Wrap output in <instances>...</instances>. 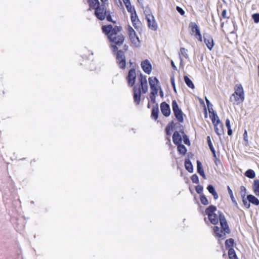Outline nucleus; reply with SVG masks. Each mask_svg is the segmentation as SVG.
Returning <instances> with one entry per match:
<instances>
[{
    "mask_svg": "<svg viewBox=\"0 0 259 259\" xmlns=\"http://www.w3.org/2000/svg\"><path fill=\"white\" fill-rule=\"evenodd\" d=\"M205 212L212 224L216 225L220 221L221 229H220L218 226H215L213 228V231L218 237L224 239L226 237V234L229 233L230 230L224 214L218 210L216 207L213 205H210L207 208Z\"/></svg>",
    "mask_w": 259,
    "mask_h": 259,
    "instance_id": "obj_1",
    "label": "nucleus"
},
{
    "mask_svg": "<svg viewBox=\"0 0 259 259\" xmlns=\"http://www.w3.org/2000/svg\"><path fill=\"white\" fill-rule=\"evenodd\" d=\"M103 31L108 35V37L111 42V47L113 51L118 49V47L122 45L124 41L123 36L120 33L121 28L115 26L113 27L111 25L103 26Z\"/></svg>",
    "mask_w": 259,
    "mask_h": 259,
    "instance_id": "obj_2",
    "label": "nucleus"
},
{
    "mask_svg": "<svg viewBox=\"0 0 259 259\" xmlns=\"http://www.w3.org/2000/svg\"><path fill=\"white\" fill-rule=\"evenodd\" d=\"M235 92L230 98V101L235 105H239L244 100V93L243 87L240 84H237L234 88Z\"/></svg>",
    "mask_w": 259,
    "mask_h": 259,
    "instance_id": "obj_3",
    "label": "nucleus"
},
{
    "mask_svg": "<svg viewBox=\"0 0 259 259\" xmlns=\"http://www.w3.org/2000/svg\"><path fill=\"white\" fill-rule=\"evenodd\" d=\"M172 108L175 116L177 119L180 122L184 121L183 113L182 110L179 108L178 103L176 100L172 102Z\"/></svg>",
    "mask_w": 259,
    "mask_h": 259,
    "instance_id": "obj_4",
    "label": "nucleus"
},
{
    "mask_svg": "<svg viewBox=\"0 0 259 259\" xmlns=\"http://www.w3.org/2000/svg\"><path fill=\"white\" fill-rule=\"evenodd\" d=\"M189 27L191 28L192 34L194 35L196 38L200 42H202L203 41V38L198 26L195 23L192 22L190 24Z\"/></svg>",
    "mask_w": 259,
    "mask_h": 259,
    "instance_id": "obj_5",
    "label": "nucleus"
},
{
    "mask_svg": "<svg viewBox=\"0 0 259 259\" xmlns=\"http://www.w3.org/2000/svg\"><path fill=\"white\" fill-rule=\"evenodd\" d=\"M204 42L209 50H211L214 46V41L212 37L208 33L203 34Z\"/></svg>",
    "mask_w": 259,
    "mask_h": 259,
    "instance_id": "obj_6",
    "label": "nucleus"
},
{
    "mask_svg": "<svg viewBox=\"0 0 259 259\" xmlns=\"http://www.w3.org/2000/svg\"><path fill=\"white\" fill-rule=\"evenodd\" d=\"M106 11L104 6H102L101 7H98L96 9L95 14L96 17L100 20H104L106 16Z\"/></svg>",
    "mask_w": 259,
    "mask_h": 259,
    "instance_id": "obj_7",
    "label": "nucleus"
},
{
    "mask_svg": "<svg viewBox=\"0 0 259 259\" xmlns=\"http://www.w3.org/2000/svg\"><path fill=\"white\" fill-rule=\"evenodd\" d=\"M117 62L119 66L121 68H124L125 66V60L124 53L122 51H119L116 55Z\"/></svg>",
    "mask_w": 259,
    "mask_h": 259,
    "instance_id": "obj_8",
    "label": "nucleus"
},
{
    "mask_svg": "<svg viewBox=\"0 0 259 259\" xmlns=\"http://www.w3.org/2000/svg\"><path fill=\"white\" fill-rule=\"evenodd\" d=\"M146 77V76L141 74L139 78L140 85L142 90V92L144 94L146 93L148 91V89Z\"/></svg>",
    "mask_w": 259,
    "mask_h": 259,
    "instance_id": "obj_9",
    "label": "nucleus"
},
{
    "mask_svg": "<svg viewBox=\"0 0 259 259\" xmlns=\"http://www.w3.org/2000/svg\"><path fill=\"white\" fill-rule=\"evenodd\" d=\"M136 78V73L135 70L132 69L128 71V75L127 77L129 85L133 86L135 84Z\"/></svg>",
    "mask_w": 259,
    "mask_h": 259,
    "instance_id": "obj_10",
    "label": "nucleus"
},
{
    "mask_svg": "<svg viewBox=\"0 0 259 259\" xmlns=\"http://www.w3.org/2000/svg\"><path fill=\"white\" fill-rule=\"evenodd\" d=\"M146 19L149 27L153 30H156L157 26L153 16L151 14H148L146 16Z\"/></svg>",
    "mask_w": 259,
    "mask_h": 259,
    "instance_id": "obj_11",
    "label": "nucleus"
},
{
    "mask_svg": "<svg viewBox=\"0 0 259 259\" xmlns=\"http://www.w3.org/2000/svg\"><path fill=\"white\" fill-rule=\"evenodd\" d=\"M160 109L162 113L166 117L170 114V109L168 104L165 102H162L160 105Z\"/></svg>",
    "mask_w": 259,
    "mask_h": 259,
    "instance_id": "obj_12",
    "label": "nucleus"
},
{
    "mask_svg": "<svg viewBox=\"0 0 259 259\" xmlns=\"http://www.w3.org/2000/svg\"><path fill=\"white\" fill-rule=\"evenodd\" d=\"M141 67L145 73L147 74L150 73L152 69V66L149 61L146 60L143 61L141 63Z\"/></svg>",
    "mask_w": 259,
    "mask_h": 259,
    "instance_id": "obj_13",
    "label": "nucleus"
},
{
    "mask_svg": "<svg viewBox=\"0 0 259 259\" xmlns=\"http://www.w3.org/2000/svg\"><path fill=\"white\" fill-rule=\"evenodd\" d=\"M131 21L134 27L138 29L141 26V23L137 17L136 12L131 14Z\"/></svg>",
    "mask_w": 259,
    "mask_h": 259,
    "instance_id": "obj_14",
    "label": "nucleus"
},
{
    "mask_svg": "<svg viewBox=\"0 0 259 259\" xmlns=\"http://www.w3.org/2000/svg\"><path fill=\"white\" fill-rule=\"evenodd\" d=\"M214 131L217 135H221L223 133V124L221 121L219 122H216V123L214 124Z\"/></svg>",
    "mask_w": 259,
    "mask_h": 259,
    "instance_id": "obj_15",
    "label": "nucleus"
},
{
    "mask_svg": "<svg viewBox=\"0 0 259 259\" xmlns=\"http://www.w3.org/2000/svg\"><path fill=\"white\" fill-rule=\"evenodd\" d=\"M129 37L132 43L135 46L138 47L140 45V40L139 37L137 36L136 33H132L129 35Z\"/></svg>",
    "mask_w": 259,
    "mask_h": 259,
    "instance_id": "obj_16",
    "label": "nucleus"
},
{
    "mask_svg": "<svg viewBox=\"0 0 259 259\" xmlns=\"http://www.w3.org/2000/svg\"><path fill=\"white\" fill-rule=\"evenodd\" d=\"M134 97L135 101L139 104L141 99V89L140 88H137L136 87H135Z\"/></svg>",
    "mask_w": 259,
    "mask_h": 259,
    "instance_id": "obj_17",
    "label": "nucleus"
},
{
    "mask_svg": "<svg viewBox=\"0 0 259 259\" xmlns=\"http://www.w3.org/2000/svg\"><path fill=\"white\" fill-rule=\"evenodd\" d=\"M212 111L210 109H208L209 112L210 113L209 117L211 119L212 123L214 124L216 123V122H219L220 121L218 116L217 113L214 112V111L211 109Z\"/></svg>",
    "mask_w": 259,
    "mask_h": 259,
    "instance_id": "obj_18",
    "label": "nucleus"
},
{
    "mask_svg": "<svg viewBox=\"0 0 259 259\" xmlns=\"http://www.w3.org/2000/svg\"><path fill=\"white\" fill-rule=\"evenodd\" d=\"M174 143L176 145H179L182 142L181 136L178 132H175L172 136Z\"/></svg>",
    "mask_w": 259,
    "mask_h": 259,
    "instance_id": "obj_19",
    "label": "nucleus"
},
{
    "mask_svg": "<svg viewBox=\"0 0 259 259\" xmlns=\"http://www.w3.org/2000/svg\"><path fill=\"white\" fill-rule=\"evenodd\" d=\"M180 57L181 63H182L183 61V57L185 58L186 59H188L189 58V56L188 54V50L184 48H181L180 52Z\"/></svg>",
    "mask_w": 259,
    "mask_h": 259,
    "instance_id": "obj_20",
    "label": "nucleus"
},
{
    "mask_svg": "<svg viewBox=\"0 0 259 259\" xmlns=\"http://www.w3.org/2000/svg\"><path fill=\"white\" fill-rule=\"evenodd\" d=\"M247 199L249 202L255 205L259 204V200L254 195H247Z\"/></svg>",
    "mask_w": 259,
    "mask_h": 259,
    "instance_id": "obj_21",
    "label": "nucleus"
},
{
    "mask_svg": "<svg viewBox=\"0 0 259 259\" xmlns=\"http://www.w3.org/2000/svg\"><path fill=\"white\" fill-rule=\"evenodd\" d=\"M185 166L186 169L190 172H193V166L189 159H186L185 161Z\"/></svg>",
    "mask_w": 259,
    "mask_h": 259,
    "instance_id": "obj_22",
    "label": "nucleus"
},
{
    "mask_svg": "<svg viewBox=\"0 0 259 259\" xmlns=\"http://www.w3.org/2000/svg\"><path fill=\"white\" fill-rule=\"evenodd\" d=\"M89 4L91 8L96 9L99 7V2L98 0H88Z\"/></svg>",
    "mask_w": 259,
    "mask_h": 259,
    "instance_id": "obj_23",
    "label": "nucleus"
},
{
    "mask_svg": "<svg viewBox=\"0 0 259 259\" xmlns=\"http://www.w3.org/2000/svg\"><path fill=\"white\" fill-rule=\"evenodd\" d=\"M228 255L230 259H238L236 252L234 249L232 248L229 249Z\"/></svg>",
    "mask_w": 259,
    "mask_h": 259,
    "instance_id": "obj_24",
    "label": "nucleus"
},
{
    "mask_svg": "<svg viewBox=\"0 0 259 259\" xmlns=\"http://www.w3.org/2000/svg\"><path fill=\"white\" fill-rule=\"evenodd\" d=\"M197 168L198 172L202 177H204V172L202 168L201 163L199 161H197Z\"/></svg>",
    "mask_w": 259,
    "mask_h": 259,
    "instance_id": "obj_25",
    "label": "nucleus"
},
{
    "mask_svg": "<svg viewBox=\"0 0 259 259\" xmlns=\"http://www.w3.org/2000/svg\"><path fill=\"white\" fill-rule=\"evenodd\" d=\"M124 5L127 9V11L130 12L131 14L136 12L134 8L132 7L130 1L127 2V3H124Z\"/></svg>",
    "mask_w": 259,
    "mask_h": 259,
    "instance_id": "obj_26",
    "label": "nucleus"
},
{
    "mask_svg": "<svg viewBox=\"0 0 259 259\" xmlns=\"http://www.w3.org/2000/svg\"><path fill=\"white\" fill-rule=\"evenodd\" d=\"M253 189L256 194H259V180H254L253 186Z\"/></svg>",
    "mask_w": 259,
    "mask_h": 259,
    "instance_id": "obj_27",
    "label": "nucleus"
},
{
    "mask_svg": "<svg viewBox=\"0 0 259 259\" xmlns=\"http://www.w3.org/2000/svg\"><path fill=\"white\" fill-rule=\"evenodd\" d=\"M184 80L186 84L190 88L194 89V85L193 83L191 80L187 76H184Z\"/></svg>",
    "mask_w": 259,
    "mask_h": 259,
    "instance_id": "obj_28",
    "label": "nucleus"
},
{
    "mask_svg": "<svg viewBox=\"0 0 259 259\" xmlns=\"http://www.w3.org/2000/svg\"><path fill=\"white\" fill-rule=\"evenodd\" d=\"M245 175L249 178L253 179L255 177V174L254 170L252 169H248L245 172Z\"/></svg>",
    "mask_w": 259,
    "mask_h": 259,
    "instance_id": "obj_29",
    "label": "nucleus"
},
{
    "mask_svg": "<svg viewBox=\"0 0 259 259\" xmlns=\"http://www.w3.org/2000/svg\"><path fill=\"white\" fill-rule=\"evenodd\" d=\"M234 243V239H233L232 238L227 239L225 241L226 247L228 248V249L231 248V247L233 246Z\"/></svg>",
    "mask_w": 259,
    "mask_h": 259,
    "instance_id": "obj_30",
    "label": "nucleus"
},
{
    "mask_svg": "<svg viewBox=\"0 0 259 259\" xmlns=\"http://www.w3.org/2000/svg\"><path fill=\"white\" fill-rule=\"evenodd\" d=\"M149 82L150 86L153 87L154 85H157L158 80L156 77H149Z\"/></svg>",
    "mask_w": 259,
    "mask_h": 259,
    "instance_id": "obj_31",
    "label": "nucleus"
},
{
    "mask_svg": "<svg viewBox=\"0 0 259 259\" xmlns=\"http://www.w3.org/2000/svg\"><path fill=\"white\" fill-rule=\"evenodd\" d=\"M178 150L180 153L182 154H185L187 151L186 147L182 144H179L178 146Z\"/></svg>",
    "mask_w": 259,
    "mask_h": 259,
    "instance_id": "obj_32",
    "label": "nucleus"
},
{
    "mask_svg": "<svg viewBox=\"0 0 259 259\" xmlns=\"http://www.w3.org/2000/svg\"><path fill=\"white\" fill-rule=\"evenodd\" d=\"M150 88L151 90V94L153 95V96H155L158 93V87L157 85H154L153 87L150 86Z\"/></svg>",
    "mask_w": 259,
    "mask_h": 259,
    "instance_id": "obj_33",
    "label": "nucleus"
},
{
    "mask_svg": "<svg viewBox=\"0 0 259 259\" xmlns=\"http://www.w3.org/2000/svg\"><path fill=\"white\" fill-rule=\"evenodd\" d=\"M158 108H153L152 111V116L155 119H156L158 118Z\"/></svg>",
    "mask_w": 259,
    "mask_h": 259,
    "instance_id": "obj_34",
    "label": "nucleus"
},
{
    "mask_svg": "<svg viewBox=\"0 0 259 259\" xmlns=\"http://www.w3.org/2000/svg\"><path fill=\"white\" fill-rule=\"evenodd\" d=\"M200 199L201 202L204 205L208 204L209 202L207 199L206 198L205 195H200Z\"/></svg>",
    "mask_w": 259,
    "mask_h": 259,
    "instance_id": "obj_35",
    "label": "nucleus"
},
{
    "mask_svg": "<svg viewBox=\"0 0 259 259\" xmlns=\"http://www.w3.org/2000/svg\"><path fill=\"white\" fill-rule=\"evenodd\" d=\"M245 195H243V197H242V201L244 206L248 208L250 207V202H249L247 198L245 199Z\"/></svg>",
    "mask_w": 259,
    "mask_h": 259,
    "instance_id": "obj_36",
    "label": "nucleus"
},
{
    "mask_svg": "<svg viewBox=\"0 0 259 259\" xmlns=\"http://www.w3.org/2000/svg\"><path fill=\"white\" fill-rule=\"evenodd\" d=\"M252 18L253 19L254 23H258L259 22V13L253 14L252 15Z\"/></svg>",
    "mask_w": 259,
    "mask_h": 259,
    "instance_id": "obj_37",
    "label": "nucleus"
},
{
    "mask_svg": "<svg viewBox=\"0 0 259 259\" xmlns=\"http://www.w3.org/2000/svg\"><path fill=\"white\" fill-rule=\"evenodd\" d=\"M207 189L210 193H211L212 194H217L215 192L214 189L212 185L208 186Z\"/></svg>",
    "mask_w": 259,
    "mask_h": 259,
    "instance_id": "obj_38",
    "label": "nucleus"
},
{
    "mask_svg": "<svg viewBox=\"0 0 259 259\" xmlns=\"http://www.w3.org/2000/svg\"><path fill=\"white\" fill-rule=\"evenodd\" d=\"M170 82H171V85H172V87L174 88V91L176 93H177L176 84H175V78H174V76H171V78H170Z\"/></svg>",
    "mask_w": 259,
    "mask_h": 259,
    "instance_id": "obj_39",
    "label": "nucleus"
},
{
    "mask_svg": "<svg viewBox=\"0 0 259 259\" xmlns=\"http://www.w3.org/2000/svg\"><path fill=\"white\" fill-rule=\"evenodd\" d=\"M207 141L208 145V146H209L210 149H213V146L212 145V144L211 141L210 137L209 136H208L207 137Z\"/></svg>",
    "mask_w": 259,
    "mask_h": 259,
    "instance_id": "obj_40",
    "label": "nucleus"
},
{
    "mask_svg": "<svg viewBox=\"0 0 259 259\" xmlns=\"http://www.w3.org/2000/svg\"><path fill=\"white\" fill-rule=\"evenodd\" d=\"M128 35L136 33L135 30L130 25L128 26Z\"/></svg>",
    "mask_w": 259,
    "mask_h": 259,
    "instance_id": "obj_41",
    "label": "nucleus"
},
{
    "mask_svg": "<svg viewBox=\"0 0 259 259\" xmlns=\"http://www.w3.org/2000/svg\"><path fill=\"white\" fill-rule=\"evenodd\" d=\"M171 129V125L169 124L166 128V132L167 135H169L170 134V130Z\"/></svg>",
    "mask_w": 259,
    "mask_h": 259,
    "instance_id": "obj_42",
    "label": "nucleus"
},
{
    "mask_svg": "<svg viewBox=\"0 0 259 259\" xmlns=\"http://www.w3.org/2000/svg\"><path fill=\"white\" fill-rule=\"evenodd\" d=\"M177 10L182 15H184L185 13L184 11L180 7H177Z\"/></svg>",
    "mask_w": 259,
    "mask_h": 259,
    "instance_id": "obj_43",
    "label": "nucleus"
},
{
    "mask_svg": "<svg viewBox=\"0 0 259 259\" xmlns=\"http://www.w3.org/2000/svg\"><path fill=\"white\" fill-rule=\"evenodd\" d=\"M196 189L198 193H201L202 192L203 188L201 186H198Z\"/></svg>",
    "mask_w": 259,
    "mask_h": 259,
    "instance_id": "obj_44",
    "label": "nucleus"
},
{
    "mask_svg": "<svg viewBox=\"0 0 259 259\" xmlns=\"http://www.w3.org/2000/svg\"><path fill=\"white\" fill-rule=\"evenodd\" d=\"M226 125L227 128H231L230 122L229 119H227L226 120Z\"/></svg>",
    "mask_w": 259,
    "mask_h": 259,
    "instance_id": "obj_45",
    "label": "nucleus"
},
{
    "mask_svg": "<svg viewBox=\"0 0 259 259\" xmlns=\"http://www.w3.org/2000/svg\"><path fill=\"white\" fill-rule=\"evenodd\" d=\"M192 180L194 183H197L198 182V178L196 176L193 175L192 177Z\"/></svg>",
    "mask_w": 259,
    "mask_h": 259,
    "instance_id": "obj_46",
    "label": "nucleus"
},
{
    "mask_svg": "<svg viewBox=\"0 0 259 259\" xmlns=\"http://www.w3.org/2000/svg\"><path fill=\"white\" fill-rule=\"evenodd\" d=\"M244 140L246 141H247V131L245 130L244 133L243 134Z\"/></svg>",
    "mask_w": 259,
    "mask_h": 259,
    "instance_id": "obj_47",
    "label": "nucleus"
},
{
    "mask_svg": "<svg viewBox=\"0 0 259 259\" xmlns=\"http://www.w3.org/2000/svg\"><path fill=\"white\" fill-rule=\"evenodd\" d=\"M240 193H246V189L244 187L241 186L240 187Z\"/></svg>",
    "mask_w": 259,
    "mask_h": 259,
    "instance_id": "obj_48",
    "label": "nucleus"
},
{
    "mask_svg": "<svg viewBox=\"0 0 259 259\" xmlns=\"http://www.w3.org/2000/svg\"><path fill=\"white\" fill-rule=\"evenodd\" d=\"M226 14H227V11L226 10H224L222 12V16L223 18H226Z\"/></svg>",
    "mask_w": 259,
    "mask_h": 259,
    "instance_id": "obj_49",
    "label": "nucleus"
},
{
    "mask_svg": "<svg viewBox=\"0 0 259 259\" xmlns=\"http://www.w3.org/2000/svg\"><path fill=\"white\" fill-rule=\"evenodd\" d=\"M186 137L184 138V142L185 143V144H187L188 143H189V139L187 138L186 136H185Z\"/></svg>",
    "mask_w": 259,
    "mask_h": 259,
    "instance_id": "obj_50",
    "label": "nucleus"
},
{
    "mask_svg": "<svg viewBox=\"0 0 259 259\" xmlns=\"http://www.w3.org/2000/svg\"><path fill=\"white\" fill-rule=\"evenodd\" d=\"M106 17H107V20L108 21H112L111 16L110 15H107Z\"/></svg>",
    "mask_w": 259,
    "mask_h": 259,
    "instance_id": "obj_51",
    "label": "nucleus"
},
{
    "mask_svg": "<svg viewBox=\"0 0 259 259\" xmlns=\"http://www.w3.org/2000/svg\"><path fill=\"white\" fill-rule=\"evenodd\" d=\"M230 196H231V198L232 201H233V202H234L236 205H237V202H236V200H235V199H234V197L233 195H230Z\"/></svg>",
    "mask_w": 259,
    "mask_h": 259,
    "instance_id": "obj_52",
    "label": "nucleus"
},
{
    "mask_svg": "<svg viewBox=\"0 0 259 259\" xmlns=\"http://www.w3.org/2000/svg\"><path fill=\"white\" fill-rule=\"evenodd\" d=\"M228 134L229 136L232 135V130L231 129V128H228Z\"/></svg>",
    "mask_w": 259,
    "mask_h": 259,
    "instance_id": "obj_53",
    "label": "nucleus"
},
{
    "mask_svg": "<svg viewBox=\"0 0 259 259\" xmlns=\"http://www.w3.org/2000/svg\"><path fill=\"white\" fill-rule=\"evenodd\" d=\"M210 150L212 152V153H213V156L216 157L215 151L214 148L213 149H211Z\"/></svg>",
    "mask_w": 259,
    "mask_h": 259,
    "instance_id": "obj_54",
    "label": "nucleus"
},
{
    "mask_svg": "<svg viewBox=\"0 0 259 259\" xmlns=\"http://www.w3.org/2000/svg\"><path fill=\"white\" fill-rule=\"evenodd\" d=\"M171 66H172V67L174 68V69H177V67L175 66V65L174 64V61L172 60L171 61Z\"/></svg>",
    "mask_w": 259,
    "mask_h": 259,
    "instance_id": "obj_55",
    "label": "nucleus"
},
{
    "mask_svg": "<svg viewBox=\"0 0 259 259\" xmlns=\"http://www.w3.org/2000/svg\"><path fill=\"white\" fill-rule=\"evenodd\" d=\"M205 101L208 106V108H209V105L210 104V102L206 97H205Z\"/></svg>",
    "mask_w": 259,
    "mask_h": 259,
    "instance_id": "obj_56",
    "label": "nucleus"
},
{
    "mask_svg": "<svg viewBox=\"0 0 259 259\" xmlns=\"http://www.w3.org/2000/svg\"><path fill=\"white\" fill-rule=\"evenodd\" d=\"M228 190L229 194H233V192L229 186H228Z\"/></svg>",
    "mask_w": 259,
    "mask_h": 259,
    "instance_id": "obj_57",
    "label": "nucleus"
},
{
    "mask_svg": "<svg viewBox=\"0 0 259 259\" xmlns=\"http://www.w3.org/2000/svg\"><path fill=\"white\" fill-rule=\"evenodd\" d=\"M150 98L151 101H154L155 99V96H153V95L151 94V93H150Z\"/></svg>",
    "mask_w": 259,
    "mask_h": 259,
    "instance_id": "obj_58",
    "label": "nucleus"
},
{
    "mask_svg": "<svg viewBox=\"0 0 259 259\" xmlns=\"http://www.w3.org/2000/svg\"><path fill=\"white\" fill-rule=\"evenodd\" d=\"M204 117L206 118L207 117V113L206 108H205V115Z\"/></svg>",
    "mask_w": 259,
    "mask_h": 259,
    "instance_id": "obj_59",
    "label": "nucleus"
},
{
    "mask_svg": "<svg viewBox=\"0 0 259 259\" xmlns=\"http://www.w3.org/2000/svg\"><path fill=\"white\" fill-rule=\"evenodd\" d=\"M160 95L161 97L163 96V93L161 90H160Z\"/></svg>",
    "mask_w": 259,
    "mask_h": 259,
    "instance_id": "obj_60",
    "label": "nucleus"
},
{
    "mask_svg": "<svg viewBox=\"0 0 259 259\" xmlns=\"http://www.w3.org/2000/svg\"><path fill=\"white\" fill-rule=\"evenodd\" d=\"M218 196L219 195H213V197H214V199L215 200L217 199L218 198Z\"/></svg>",
    "mask_w": 259,
    "mask_h": 259,
    "instance_id": "obj_61",
    "label": "nucleus"
},
{
    "mask_svg": "<svg viewBox=\"0 0 259 259\" xmlns=\"http://www.w3.org/2000/svg\"><path fill=\"white\" fill-rule=\"evenodd\" d=\"M122 1L124 3H127V2H130V0H122Z\"/></svg>",
    "mask_w": 259,
    "mask_h": 259,
    "instance_id": "obj_62",
    "label": "nucleus"
},
{
    "mask_svg": "<svg viewBox=\"0 0 259 259\" xmlns=\"http://www.w3.org/2000/svg\"><path fill=\"white\" fill-rule=\"evenodd\" d=\"M103 3L106 2L107 0H101Z\"/></svg>",
    "mask_w": 259,
    "mask_h": 259,
    "instance_id": "obj_63",
    "label": "nucleus"
},
{
    "mask_svg": "<svg viewBox=\"0 0 259 259\" xmlns=\"http://www.w3.org/2000/svg\"><path fill=\"white\" fill-rule=\"evenodd\" d=\"M137 1H138V2L139 3H140V1H141V0H137Z\"/></svg>",
    "mask_w": 259,
    "mask_h": 259,
    "instance_id": "obj_64",
    "label": "nucleus"
}]
</instances>
